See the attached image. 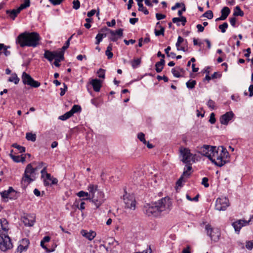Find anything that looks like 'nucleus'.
Here are the masks:
<instances>
[{"label":"nucleus","instance_id":"48","mask_svg":"<svg viewBox=\"0 0 253 253\" xmlns=\"http://www.w3.org/2000/svg\"><path fill=\"white\" fill-rule=\"evenodd\" d=\"M27 250V247L20 245L17 249V252H15V253H21L23 251H26Z\"/></svg>","mask_w":253,"mask_h":253},{"label":"nucleus","instance_id":"53","mask_svg":"<svg viewBox=\"0 0 253 253\" xmlns=\"http://www.w3.org/2000/svg\"><path fill=\"white\" fill-rule=\"evenodd\" d=\"M208 181V178L206 177H203L202 179V184H203L206 188L208 187L209 186Z\"/></svg>","mask_w":253,"mask_h":253},{"label":"nucleus","instance_id":"20","mask_svg":"<svg viewBox=\"0 0 253 253\" xmlns=\"http://www.w3.org/2000/svg\"><path fill=\"white\" fill-rule=\"evenodd\" d=\"M192 168L191 166L186 165L184 169V171L181 176L185 180L189 178V177L191 174V172L190 171L192 170Z\"/></svg>","mask_w":253,"mask_h":253},{"label":"nucleus","instance_id":"43","mask_svg":"<svg viewBox=\"0 0 253 253\" xmlns=\"http://www.w3.org/2000/svg\"><path fill=\"white\" fill-rule=\"evenodd\" d=\"M12 147L18 149L20 153H23L25 152V148L18 145L17 143H14L12 145Z\"/></svg>","mask_w":253,"mask_h":253},{"label":"nucleus","instance_id":"25","mask_svg":"<svg viewBox=\"0 0 253 253\" xmlns=\"http://www.w3.org/2000/svg\"><path fill=\"white\" fill-rule=\"evenodd\" d=\"M88 190L89 191V193L91 196H92L93 195H95L97 191H99L97 189V186L94 185L93 184H89L88 186Z\"/></svg>","mask_w":253,"mask_h":253},{"label":"nucleus","instance_id":"11","mask_svg":"<svg viewBox=\"0 0 253 253\" xmlns=\"http://www.w3.org/2000/svg\"><path fill=\"white\" fill-rule=\"evenodd\" d=\"M229 206L228 199L225 197L218 198L215 202V209L217 211H225Z\"/></svg>","mask_w":253,"mask_h":253},{"label":"nucleus","instance_id":"30","mask_svg":"<svg viewBox=\"0 0 253 253\" xmlns=\"http://www.w3.org/2000/svg\"><path fill=\"white\" fill-rule=\"evenodd\" d=\"M141 63V58L134 59L131 61V64L133 69L138 67Z\"/></svg>","mask_w":253,"mask_h":253},{"label":"nucleus","instance_id":"47","mask_svg":"<svg viewBox=\"0 0 253 253\" xmlns=\"http://www.w3.org/2000/svg\"><path fill=\"white\" fill-rule=\"evenodd\" d=\"M13 152V150H11V153ZM10 158L13 160V161L16 163L20 162V156H15L14 155L12 154L11 153L9 155Z\"/></svg>","mask_w":253,"mask_h":253},{"label":"nucleus","instance_id":"56","mask_svg":"<svg viewBox=\"0 0 253 253\" xmlns=\"http://www.w3.org/2000/svg\"><path fill=\"white\" fill-rule=\"evenodd\" d=\"M63 85H64V88H60L61 91L60 93V95L61 96H63L65 94V93L66 91L67 90V88H68L67 85L65 83H63Z\"/></svg>","mask_w":253,"mask_h":253},{"label":"nucleus","instance_id":"45","mask_svg":"<svg viewBox=\"0 0 253 253\" xmlns=\"http://www.w3.org/2000/svg\"><path fill=\"white\" fill-rule=\"evenodd\" d=\"M138 138L144 144H146L147 143V141H146L145 139V135L142 132H140L137 135Z\"/></svg>","mask_w":253,"mask_h":253},{"label":"nucleus","instance_id":"21","mask_svg":"<svg viewBox=\"0 0 253 253\" xmlns=\"http://www.w3.org/2000/svg\"><path fill=\"white\" fill-rule=\"evenodd\" d=\"M21 78L23 84L28 85L30 84V81H31V80L33 79L29 74L25 72H23Z\"/></svg>","mask_w":253,"mask_h":253},{"label":"nucleus","instance_id":"7","mask_svg":"<svg viewBox=\"0 0 253 253\" xmlns=\"http://www.w3.org/2000/svg\"><path fill=\"white\" fill-rule=\"evenodd\" d=\"M205 229L207 231V234L209 236L212 241L217 242L220 236V232L218 228H212L210 224L206 225Z\"/></svg>","mask_w":253,"mask_h":253},{"label":"nucleus","instance_id":"17","mask_svg":"<svg viewBox=\"0 0 253 253\" xmlns=\"http://www.w3.org/2000/svg\"><path fill=\"white\" fill-rule=\"evenodd\" d=\"M82 235L89 241L92 240L95 237L96 233L93 231H87L86 230H82L81 231Z\"/></svg>","mask_w":253,"mask_h":253},{"label":"nucleus","instance_id":"52","mask_svg":"<svg viewBox=\"0 0 253 253\" xmlns=\"http://www.w3.org/2000/svg\"><path fill=\"white\" fill-rule=\"evenodd\" d=\"M214 105H215V102L211 99H210L207 103V105L208 106V107L209 108H210L212 110L214 109V108H215Z\"/></svg>","mask_w":253,"mask_h":253},{"label":"nucleus","instance_id":"15","mask_svg":"<svg viewBox=\"0 0 253 253\" xmlns=\"http://www.w3.org/2000/svg\"><path fill=\"white\" fill-rule=\"evenodd\" d=\"M9 230V223L7 220L4 218L0 219V235L8 234Z\"/></svg>","mask_w":253,"mask_h":253},{"label":"nucleus","instance_id":"31","mask_svg":"<svg viewBox=\"0 0 253 253\" xmlns=\"http://www.w3.org/2000/svg\"><path fill=\"white\" fill-rule=\"evenodd\" d=\"M26 138L28 140L35 142L36 140V135L31 132H27L26 135Z\"/></svg>","mask_w":253,"mask_h":253},{"label":"nucleus","instance_id":"59","mask_svg":"<svg viewBox=\"0 0 253 253\" xmlns=\"http://www.w3.org/2000/svg\"><path fill=\"white\" fill-rule=\"evenodd\" d=\"M166 17V15L161 14V13H156V17L158 20H160L161 19H163L165 18Z\"/></svg>","mask_w":253,"mask_h":253},{"label":"nucleus","instance_id":"64","mask_svg":"<svg viewBox=\"0 0 253 253\" xmlns=\"http://www.w3.org/2000/svg\"><path fill=\"white\" fill-rule=\"evenodd\" d=\"M249 96L252 97L253 96V84H251L250 85L249 87Z\"/></svg>","mask_w":253,"mask_h":253},{"label":"nucleus","instance_id":"39","mask_svg":"<svg viewBox=\"0 0 253 253\" xmlns=\"http://www.w3.org/2000/svg\"><path fill=\"white\" fill-rule=\"evenodd\" d=\"M96 12V15L98 16L99 14V8L98 7L97 10L95 9H92L90 11L87 12V15L88 17H90L94 15Z\"/></svg>","mask_w":253,"mask_h":253},{"label":"nucleus","instance_id":"63","mask_svg":"<svg viewBox=\"0 0 253 253\" xmlns=\"http://www.w3.org/2000/svg\"><path fill=\"white\" fill-rule=\"evenodd\" d=\"M50 240V238L49 236H45L43 237L42 240L41 241V244H43L45 243L48 242Z\"/></svg>","mask_w":253,"mask_h":253},{"label":"nucleus","instance_id":"44","mask_svg":"<svg viewBox=\"0 0 253 253\" xmlns=\"http://www.w3.org/2000/svg\"><path fill=\"white\" fill-rule=\"evenodd\" d=\"M228 25L227 22H224L222 24L219 26V28L221 32L224 33L226 32V29L228 28Z\"/></svg>","mask_w":253,"mask_h":253},{"label":"nucleus","instance_id":"40","mask_svg":"<svg viewBox=\"0 0 253 253\" xmlns=\"http://www.w3.org/2000/svg\"><path fill=\"white\" fill-rule=\"evenodd\" d=\"M159 27L160 28V30L159 31H158L156 29L155 30V34L156 36L164 35V27H162V26H160Z\"/></svg>","mask_w":253,"mask_h":253},{"label":"nucleus","instance_id":"27","mask_svg":"<svg viewBox=\"0 0 253 253\" xmlns=\"http://www.w3.org/2000/svg\"><path fill=\"white\" fill-rule=\"evenodd\" d=\"M19 78L15 73L11 74V77L8 78V81L9 82H13L15 84H17L19 82Z\"/></svg>","mask_w":253,"mask_h":253},{"label":"nucleus","instance_id":"10","mask_svg":"<svg viewBox=\"0 0 253 253\" xmlns=\"http://www.w3.org/2000/svg\"><path fill=\"white\" fill-rule=\"evenodd\" d=\"M123 200L126 208L135 210L136 201L133 195L126 193L123 196Z\"/></svg>","mask_w":253,"mask_h":253},{"label":"nucleus","instance_id":"26","mask_svg":"<svg viewBox=\"0 0 253 253\" xmlns=\"http://www.w3.org/2000/svg\"><path fill=\"white\" fill-rule=\"evenodd\" d=\"M103 102V100L99 98H95L91 100V103L96 107H100Z\"/></svg>","mask_w":253,"mask_h":253},{"label":"nucleus","instance_id":"42","mask_svg":"<svg viewBox=\"0 0 253 253\" xmlns=\"http://www.w3.org/2000/svg\"><path fill=\"white\" fill-rule=\"evenodd\" d=\"M203 16L209 19H211L213 18V15L211 10H208L203 14Z\"/></svg>","mask_w":253,"mask_h":253},{"label":"nucleus","instance_id":"2","mask_svg":"<svg viewBox=\"0 0 253 253\" xmlns=\"http://www.w3.org/2000/svg\"><path fill=\"white\" fill-rule=\"evenodd\" d=\"M40 35L38 33L25 32L19 34L16 38V43L22 47H35L40 44Z\"/></svg>","mask_w":253,"mask_h":253},{"label":"nucleus","instance_id":"14","mask_svg":"<svg viewBox=\"0 0 253 253\" xmlns=\"http://www.w3.org/2000/svg\"><path fill=\"white\" fill-rule=\"evenodd\" d=\"M58 180L56 178L51 176L50 173H46L43 178V184L45 186H52L57 184Z\"/></svg>","mask_w":253,"mask_h":253},{"label":"nucleus","instance_id":"60","mask_svg":"<svg viewBox=\"0 0 253 253\" xmlns=\"http://www.w3.org/2000/svg\"><path fill=\"white\" fill-rule=\"evenodd\" d=\"M157 79L159 81H161L162 80H163L165 82H168L169 81L168 78L167 77L165 76H161L158 75L157 77Z\"/></svg>","mask_w":253,"mask_h":253},{"label":"nucleus","instance_id":"29","mask_svg":"<svg viewBox=\"0 0 253 253\" xmlns=\"http://www.w3.org/2000/svg\"><path fill=\"white\" fill-rule=\"evenodd\" d=\"M30 6V0H24V3L21 4L17 8L18 12H20L22 10Z\"/></svg>","mask_w":253,"mask_h":253},{"label":"nucleus","instance_id":"8","mask_svg":"<svg viewBox=\"0 0 253 253\" xmlns=\"http://www.w3.org/2000/svg\"><path fill=\"white\" fill-rule=\"evenodd\" d=\"M215 146H211L209 145H204L203 146L198 147V152L202 155L205 156L211 161L212 154Z\"/></svg>","mask_w":253,"mask_h":253},{"label":"nucleus","instance_id":"54","mask_svg":"<svg viewBox=\"0 0 253 253\" xmlns=\"http://www.w3.org/2000/svg\"><path fill=\"white\" fill-rule=\"evenodd\" d=\"M246 247L247 249L251 250L253 248V241H249L247 242Z\"/></svg>","mask_w":253,"mask_h":253},{"label":"nucleus","instance_id":"55","mask_svg":"<svg viewBox=\"0 0 253 253\" xmlns=\"http://www.w3.org/2000/svg\"><path fill=\"white\" fill-rule=\"evenodd\" d=\"M186 180L184 179L182 177L180 176L178 180L177 181L176 185L177 187H181L182 183L185 182Z\"/></svg>","mask_w":253,"mask_h":253},{"label":"nucleus","instance_id":"32","mask_svg":"<svg viewBox=\"0 0 253 253\" xmlns=\"http://www.w3.org/2000/svg\"><path fill=\"white\" fill-rule=\"evenodd\" d=\"M82 108L80 105H74L71 110L70 111L72 113V115H73L74 113L80 112L81 111Z\"/></svg>","mask_w":253,"mask_h":253},{"label":"nucleus","instance_id":"23","mask_svg":"<svg viewBox=\"0 0 253 253\" xmlns=\"http://www.w3.org/2000/svg\"><path fill=\"white\" fill-rule=\"evenodd\" d=\"M44 57L47 59L49 61L51 62L53 59H55L54 52L49 50H45L44 53Z\"/></svg>","mask_w":253,"mask_h":253},{"label":"nucleus","instance_id":"4","mask_svg":"<svg viewBox=\"0 0 253 253\" xmlns=\"http://www.w3.org/2000/svg\"><path fill=\"white\" fill-rule=\"evenodd\" d=\"M179 151V159L181 162L186 164V166H191L193 163L198 161L197 155L191 153L188 148L180 147Z\"/></svg>","mask_w":253,"mask_h":253},{"label":"nucleus","instance_id":"19","mask_svg":"<svg viewBox=\"0 0 253 253\" xmlns=\"http://www.w3.org/2000/svg\"><path fill=\"white\" fill-rule=\"evenodd\" d=\"M23 222L25 226H32L35 222L34 219L30 216L27 215L22 218Z\"/></svg>","mask_w":253,"mask_h":253},{"label":"nucleus","instance_id":"3","mask_svg":"<svg viewBox=\"0 0 253 253\" xmlns=\"http://www.w3.org/2000/svg\"><path fill=\"white\" fill-rule=\"evenodd\" d=\"M212 151L211 162L216 166L221 167L229 161V154L226 149L222 146L216 147Z\"/></svg>","mask_w":253,"mask_h":253},{"label":"nucleus","instance_id":"49","mask_svg":"<svg viewBox=\"0 0 253 253\" xmlns=\"http://www.w3.org/2000/svg\"><path fill=\"white\" fill-rule=\"evenodd\" d=\"M176 68H172L171 69V72L173 75L176 78H180L181 75H180L179 72L178 70H176Z\"/></svg>","mask_w":253,"mask_h":253},{"label":"nucleus","instance_id":"51","mask_svg":"<svg viewBox=\"0 0 253 253\" xmlns=\"http://www.w3.org/2000/svg\"><path fill=\"white\" fill-rule=\"evenodd\" d=\"M73 7L75 9H78L80 7V2L78 0H74L73 2Z\"/></svg>","mask_w":253,"mask_h":253},{"label":"nucleus","instance_id":"18","mask_svg":"<svg viewBox=\"0 0 253 253\" xmlns=\"http://www.w3.org/2000/svg\"><path fill=\"white\" fill-rule=\"evenodd\" d=\"M90 84L92 85L95 91L98 92L100 91L101 87V81L100 80L97 79H92Z\"/></svg>","mask_w":253,"mask_h":253},{"label":"nucleus","instance_id":"28","mask_svg":"<svg viewBox=\"0 0 253 253\" xmlns=\"http://www.w3.org/2000/svg\"><path fill=\"white\" fill-rule=\"evenodd\" d=\"M6 13L9 15L10 18L12 19H14L19 12H18L17 8L16 9L8 10L6 11Z\"/></svg>","mask_w":253,"mask_h":253},{"label":"nucleus","instance_id":"58","mask_svg":"<svg viewBox=\"0 0 253 253\" xmlns=\"http://www.w3.org/2000/svg\"><path fill=\"white\" fill-rule=\"evenodd\" d=\"M95 39H96L95 44H99V43L102 41V40L103 39L102 37H101V36L100 35V34L99 33H98L96 35Z\"/></svg>","mask_w":253,"mask_h":253},{"label":"nucleus","instance_id":"57","mask_svg":"<svg viewBox=\"0 0 253 253\" xmlns=\"http://www.w3.org/2000/svg\"><path fill=\"white\" fill-rule=\"evenodd\" d=\"M216 120L215 118V115L213 113H211L210 115V118L209 122L211 124H214L215 123Z\"/></svg>","mask_w":253,"mask_h":253},{"label":"nucleus","instance_id":"33","mask_svg":"<svg viewBox=\"0 0 253 253\" xmlns=\"http://www.w3.org/2000/svg\"><path fill=\"white\" fill-rule=\"evenodd\" d=\"M72 116L73 115H72V113L70 112L69 111L66 112V113H65L64 115L59 116V119L62 120V121H65V120L68 119Z\"/></svg>","mask_w":253,"mask_h":253},{"label":"nucleus","instance_id":"37","mask_svg":"<svg viewBox=\"0 0 253 253\" xmlns=\"http://www.w3.org/2000/svg\"><path fill=\"white\" fill-rule=\"evenodd\" d=\"M41 85V83L37 81H35L33 78L30 81V84L28 85L32 87L37 88L39 87Z\"/></svg>","mask_w":253,"mask_h":253},{"label":"nucleus","instance_id":"61","mask_svg":"<svg viewBox=\"0 0 253 253\" xmlns=\"http://www.w3.org/2000/svg\"><path fill=\"white\" fill-rule=\"evenodd\" d=\"M142 2H141V0H139L138 1V3H137L138 6V10L139 11H142V10H143L144 9H145L146 8V7H144L143 4H142Z\"/></svg>","mask_w":253,"mask_h":253},{"label":"nucleus","instance_id":"62","mask_svg":"<svg viewBox=\"0 0 253 253\" xmlns=\"http://www.w3.org/2000/svg\"><path fill=\"white\" fill-rule=\"evenodd\" d=\"M221 75L218 72H214L211 76L212 79H216L218 78H220Z\"/></svg>","mask_w":253,"mask_h":253},{"label":"nucleus","instance_id":"50","mask_svg":"<svg viewBox=\"0 0 253 253\" xmlns=\"http://www.w3.org/2000/svg\"><path fill=\"white\" fill-rule=\"evenodd\" d=\"M184 42V40L181 36H178L177 41L175 44L177 48H178L181 43Z\"/></svg>","mask_w":253,"mask_h":253},{"label":"nucleus","instance_id":"5","mask_svg":"<svg viewBox=\"0 0 253 253\" xmlns=\"http://www.w3.org/2000/svg\"><path fill=\"white\" fill-rule=\"evenodd\" d=\"M38 170V168H33L31 164H29L26 167L21 180V184L26 187L35 180L34 175Z\"/></svg>","mask_w":253,"mask_h":253},{"label":"nucleus","instance_id":"38","mask_svg":"<svg viewBox=\"0 0 253 253\" xmlns=\"http://www.w3.org/2000/svg\"><path fill=\"white\" fill-rule=\"evenodd\" d=\"M1 196L3 198L13 199V196L7 190L1 192Z\"/></svg>","mask_w":253,"mask_h":253},{"label":"nucleus","instance_id":"9","mask_svg":"<svg viewBox=\"0 0 253 253\" xmlns=\"http://www.w3.org/2000/svg\"><path fill=\"white\" fill-rule=\"evenodd\" d=\"M108 31L111 35L109 40L111 41L115 42L119 38L123 36V29H119L116 31H113L105 27L101 29V32Z\"/></svg>","mask_w":253,"mask_h":253},{"label":"nucleus","instance_id":"16","mask_svg":"<svg viewBox=\"0 0 253 253\" xmlns=\"http://www.w3.org/2000/svg\"><path fill=\"white\" fill-rule=\"evenodd\" d=\"M250 221V220L246 221L245 220L240 219L232 223V226H233L236 232H239L241 228L243 226L247 225Z\"/></svg>","mask_w":253,"mask_h":253},{"label":"nucleus","instance_id":"13","mask_svg":"<svg viewBox=\"0 0 253 253\" xmlns=\"http://www.w3.org/2000/svg\"><path fill=\"white\" fill-rule=\"evenodd\" d=\"M234 117V114L232 111L226 112L225 114L221 116L219 121L221 124L227 125L230 121Z\"/></svg>","mask_w":253,"mask_h":253},{"label":"nucleus","instance_id":"34","mask_svg":"<svg viewBox=\"0 0 253 253\" xmlns=\"http://www.w3.org/2000/svg\"><path fill=\"white\" fill-rule=\"evenodd\" d=\"M196 84V81L195 80H190L186 83L187 87L189 89L194 88Z\"/></svg>","mask_w":253,"mask_h":253},{"label":"nucleus","instance_id":"36","mask_svg":"<svg viewBox=\"0 0 253 253\" xmlns=\"http://www.w3.org/2000/svg\"><path fill=\"white\" fill-rule=\"evenodd\" d=\"M55 59L58 58L60 60H63L64 59V51H54Z\"/></svg>","mask_w":253,"mask_h":253},{"label":"nucleus","instance_id":"6","mask_svg":"<svg viewBox=\"0 0 253 253\" xmlns=\"http://www.w3.org/2000/svg\"><path fill=\"white\" fill-rule=\"evenodd\" d=\"M12 248L13 244L8 234L0 235V250L3 252H6Z\"/></svg>","mask_w":253,"mask_h":253},{"label":"nucleus","instance_id":"1","mask_svg":"<svg viewBox=\"0 0 253 253\" xmlns=\"http://www.w3.org/2000/svg\"><path fill=\"white\" fill-rule=\"evenodd\" d=\"M170 205L169 199L165 197L157 202L146 204L144 206L143 211L148 216H158L162 211L169 210Z\"/></svg>","mask_w":253,"mask_h":253},{"label":"nucleus","instance_id":"41","mask_svg":"<svg viewBox=\"0 0 253 253\" xmlns=\"http://www.w3.org/2000/svg\"><path fill=\"white\" fill-rule=\"evenodd\" d=\"M230 12V10L228 7H224L221 11V14L223 15H225L226 17H227Z\"/></svg>","mask_w":253,"mask_h":253},{"label":"nucleus","instance_id":"12","mask_svg":"<svg viewBox=\"0 0 253 253\" xmlns=\"http://www.w3.org/2000/svg\"><path fill=\"white\" fill-rule=\"evenodd\" d=\"M91 202L95 205L96 208H99L104 202V194L101 191H97L95 194L91 196Z\"/></svg>","mask_w":253,"mask_h":253},{"label":"nucleus","instance_id":"35","mask_svg":"<svg viewBox=\"0 0 253 253\" xmlns=\"http://www.w3.org/2000/svg\"><path fill=\"white\" fill-rule=\"evenodd\" d=\"M235 10L233 13V15L235 16H243L244 15V12L241 9H240V7L239 6H237L235 7Z\"/></svg>","mask_w":253,"mask_h":253},{"label":"nucleus","instance_id":"46","mask_svg":"<svg viewBox=\"0 0 253 253\" xmlns=\"http://www.w3.org/2000/svg\"><path fill=\"white\" fill-rule=\"evenodd\" d=\"M105 70L103 69H99L98 71L97 72V74L98 75V76L100 78L104 79L105 78Z\"/></svg>","mask_w":253,"mask_h":253},{"label":"nucleus","instance_id":"24","mask_svg":"<svg viewBox=\"0 0 253 253\" xmlns=\"http://www.w3.org/2000/svg\"><path fill=\"white\" fill-rule=\"evenodd\" d=\"M77 195L81 198L85 197V198H84L83 199V200H91V196L90 194L84 191H80L77 194Z\"/></svg>","mask_w":253,"mask_h":253},{"label":"nucleus","instance_id":"22","mask_svg":"<svg viewBox=\"0 0 253 253\" xmlns=\"http://www.w3.org/2000/svg\"><path fill=\"white\" fill-rule=\"evenodd\" d=\"M165 64V61L164 59H161L159 62H157L155 64V70L157 73H160L162 71Z\"/></svg>","mask_w":253,"mask_h":253}]
</instances>
